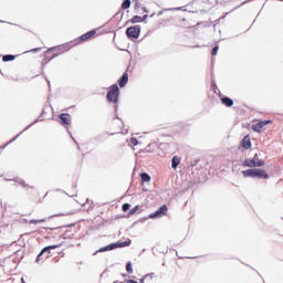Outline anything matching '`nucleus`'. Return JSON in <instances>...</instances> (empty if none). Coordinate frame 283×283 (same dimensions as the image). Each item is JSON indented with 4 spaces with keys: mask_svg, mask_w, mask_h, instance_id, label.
<instances>
[{
    "mask_svg": "<svg viewBox=\"0 0 283 283\" xmlns=\"http://www.w3.org/2000/svg\"><path fill=\"white\" fill-rule=\"evenodd\" d=\"M179 165H180V159L178 158V156H174L171 159V168L177 169Z\"/></svg>",
    "mask_w": 283,
    "mask_h": 283,
    "instance_id": "obj_15",
    "label": "nucleus"
},
{
    "mask_svg": "<svg viewBox=\"0 0 283 283\" xmlns=\"http://www.w3.org/2000/svg\"><path fill=\"white\" fill-rule=\"evenodd\" d=\"M75 44L72 43H65V44H61L59 46H53L51 49L48 50V52H67V50H70V48H74Z\"/></svg>",
    "mask_w": 283,
    "mask_h": 283,
    "instance_id": "obj_7",
    "label": "nucleus"
},
{
    "mask_svg": "<svg viewBox=\"0 0 283 283\" xmlns=\"http://www.w3.org/2000/svg\"><path fill=\"white\" fill-rule=\"evenodd\" d=\"M126 271H127V273H134V268H132V262H128L126 264Z\"/></svg>",
    "mask_w": 283,
    "mask_h": 283,
    "instance_id": "obj_21",
    "label": "nucleus"
},
{
    "mask_svg": "<svg viewBox=\"0 0 283 283\" xmlns=\"http://www.w3.org/2000/svg\"><path fill=\"white\" fill-rule=\"evenodd\" d=\"M242 148L243 149H251V138H249V136H245L242 139Z\"/></svg>",
    "mask_w": 283,
    "mask_h": 283,
    "instance_id": "obj_12",
    "label": "nucleus"
},
{
    "mask_svg": "<svg viewBox=\"0 0 283 283\" xmlns=\"http://www.w3.org/2000/svg\"><path fill=\"white\" fill-rule=\"evenodd\" d=\"M143 19H144V21H145V19H147V15H144Z\"/></svg>",
    "mask_w": 283,
    "mask_h": 283,
    "instance_id": "obj_31",
    "label": "nucleus"
},
{
    "mask_svg": "<svg viewBox=\"0 0 283 283\" xmlns=\"http://www.w3.org/2000/svg\"><path fill=\"white\" fill-rule=\"evenodd\" d=\"M43 222H45V219L31 220V221H30V224H41V223H43Z\"/></svg>",
    "mask_w": 283,
    "mask_h": 283,
    "instance_id": "obj_20",
    "label": "nucleus"
},
{
    "mask_svg": "<svg viewBox=\"0 0 283 283\" xmlns=\"http://www.w3.org/2000/svg\"><path fill=\"white\" fill-rule=\"evenodd\" d=\"M129 203H124L123 206H122V211H129Z\"/></svg>",
    "mask_w": 283,
    "mask_h": 283,
    "instance_id": "obj_23",
    "label": "nucleus"
},
{
    "mask_svg": "<svg viewBox=\"0 0 283 283\" xmlns=\"http://www.w3.org/2000/svg\"><path fill=\"white\" fill-rule=\"evenodd\" d=\"M54 249H59V245H49L41 250V252L38 254L35 262H41V258L43 256V253H46V251H52Z\"/></svg>",
    "mask_w": 283,
    "mask_h": 283,
    "instance_id": "obj_9",
    "label": "nucleus"
},
{
    "mask_svg": "<svg viewBox=\"0 0 283 283\" xmlns=\"http://www.w3.org/2000/svg\"><path fill=\"white\" fill-rule=\"evenodd\" d=\"M242 175L244 178H264L265 180L269 179V174H266V170H262L260 168L242 170Z\"/></svg>",
    "mask_w": 283,
    "mask_h": 283,
    "instance_id": "obj_1",
    "label": "nucleus"
},
{
    "mask_svg": "<svg viewBox=\"0 0 283 283\" xmlns=\"http://www.w3.org/2000/svg\"><path fill=\"white\" fill-rule=\"evenodd\" d=\"M60 120L63 123V125H70V123H72L70 114H65V113L60 115Z\"/></svg>",
    "mask_w": 283,
    "mask_h": 283,
    "instance_id": "obj_11",
    "label": "nucleus"
},
{
    "mask_svg": "<svg viewBox=\"0 0 283 283\" xmlns=\"http://www.w3.org/2000/svg\"><path fill=\"white\" fill-rule=\"evenodd\" d=\"M140 178L143 180V182H149L151 180V176H149V174H147V172L142 174Z\"/></svg>",
    "mask_w": 283,
    "mask_h": 283,
    "instance_id": "obj_16",
    "label": "nucleus"
},
{
    "mask_svg": "<svg viewBox=\"0 0 283 283\" xmlns=\"http://www.w3.org/2000/svg\"><path fill=\"white\" fill-rule=\"evenodd\" d=\"M163 216H167V207L165 205L159 207L155 212L150 213L149 218L154 220L156 218H163Z\"/></svg>",
    "mask_w": 283,
    "mask_h": 283,
    "instance_id": "obj_6",
    "label": "nucleus"
},
{
    "mask_svg": "<svg viewBox=\"0 0 283 283\" xmlns=\"http://www.w3.org/2000/svg\"><path fill=\"white\" fill-rule=\"evenodd\" d=\"M14 55H4V56H2V61L4 62V63H8V61H14Z\"/></svg>",
    "mask_w": 283,
    "mask_h": 283,
    "instance_id": "obj_19",
    "label": "nucleus"
},
{
    "mask_svg": "<svg viewBox=\"0 0 283 283\" xmlns=\"http://www.w3.org/2000/svg\"><path fill=\"white\" fill-rule=\"evenodd\" d=\"M130 143H132V145H134V147H136V145H138V139H136L135 137H133V138L130 139Z\"/></svg>",
    "mask_w": 283,
    "mask_h": 283,
    "instance_id": "obj_24",
    "label": "nucleus"
},
{
    "mask_svg": "<svg viewBox=\"0 0 283 283\" xmlns=\"http://www.w3.org/2000/svg\"><path fill=\"white\" fill-rule=\"evenodd\" d=\"M18 138H19V135L14 137L12 140H10V143H14V140H17Z\"/></svg>",
    "mask_w": 283,
    "mask_h": 283,
    "instance_id": "obj_29",
    "label": "nucleus"
},
{
    "mask_svg": "<svg viewBox=\"0 0 283 283\" xmlns=\"http://www.w3.org/2000/svg\"><path fill=\"white\" fill-rule=\"evenodd\" d=\"M19 185H22V187H28V185H25V181H24V180H20V181H19Z\"/></svg>",
    "mask_w": 283,
    "mask_h": 283,
    "instance_id": "obj_27",
    "label": "nucleus"
},
{
    "mask_svg": "<svg viewBox=\"0 0 283 283\" xmlns=\"http://www.w3.org/2000/svg\"><path fill=\"white\" fill-rule=\"evenodd\" d=\"M143 21H145V19H143V17L139 15H135L132 19V23H143Z\"/></svg>",
    "mask_w": 283,
    "mask_h": 283,
    "instance_id": "obj_17",
    "label": "nucleus"
},
{
    "mask_svg": "<svg viewBox=\"0 0 283 283\" xmlns=\"http://www.w3.org/2000/svg\"><path fill=\"white\" fill-rule=\"evenodd\" d=\"M130 6H132V0H125V1L122 3V9H123V10H127V9H129Z\"/></svg>",
    "mask_w": 283,
    "mask_h": 283,
    "instance_id": "obj_18",
    "label": "nucleus"
},
{
    "mask_svg": "<svg viewBox=\"0 0 283 283\" xmlns=\"http://www.w3.org/2000/svg\"><path fill=\"white\" fill-rule=\"evenodd\" d=\"M31 52H41V48H35V49L31 50Z\"/></svg>",
    "mask_w": 283,
    "mask_h": 283,
    "instance_id": "obj_28",
    "label": "nucleus"
},
{
    "mask_svg": "<svg viewBox=\"0 0 283 283\" xmlns=\"http://www.w3.org/2000/svg\"><path fill=\"white\" fill-rule=\"evenodd\" d=\"M243 167H264V160L260 159L258 155H254L252 159H245Z\"/></svg>",
    "mask_w": 283,
    "mask_h": 283,
    "instance_id": "obj_4",
    "label": "nucleus"
},
{
    "mask_svg": "<svg viewBox=\"0 0 283 283\" xmlns=\"http://www.w3.org/2000/svg\"><path fill=\"white\" fill-rule=\"evenodd\" d=\"M145 277H149V274H146ZM145 277L139 279V283H145Z\"/></svg>",
    "mask_w": 283,
    "mask_h": 283,
    "instance_id": "obj_26",
    "label": "nucleus"
},
{
    "mask_svg": "<svg viewBox=\"0 0 283 283\" xmlns=\"http://www.w3.org/2000/svg\"><path fill=\"white\" fill-rule=\"evenodd\" d=\"M221 102L223 105H226V107H233V99L229 97L221 98Z\"/></svg>",
    "mask_w": 283,
    "mask_h": 283,
    "instance_id": "obj_14",
    "label": "nucleus"
},
{
    "mask_svg": "<svg viewBox=\"0 0 283 283\" xmlns=\"http://www.w3.org/2000/svg\"><path fill=\"white\" fill-rule=\"evenodd\" d=\"M243 3H249V1H245V2H243Z\"/></svg>",
    "mask_w": 283,
    "mask_h": 283,
    "instance_id": "obj_33",
    "label": "nucleus"
},
{
    "mask_svg": "<svg viewBox=\"0 0 283 283\" xmlns=\"http://www.w3.org/2000/svg\"><path fill=\"white\" fill-rule=\"evenodd\" d=\"M130 244H132V241L111 243V244L97 250L94 253V255H96V253H105V251H114V249H123V247H129Z\"/></svg>",
    "mask_w": 283,
    "mask_h": 283,
    "instance_id": "obj_2",
    "label": "nucleus"
},
{
    "mask_svg": "<svg viewBox=\"0 0 283 283\" xmlns=\"http://www.w3.org/2000/svg\"><path fill=\"white\" fill-rule=\"evenodd\" d=\"M270 123H271V120L259 122V123L252 125V129H253V132H258L260 134V132H262V129H264V127H266V125H269Z\"/></svg>",
    "mask_w": 283,
    "mask_h": 283,
    "instance_id": "obj_8",
    "label": "nucleus"
},
{
    "mask_svg": "<svg viewBox=\"0 0 283 283\" xmlns=\"http://www.w3.org/2000/svg\"><path fill=\"white\" fill-rule=\"evenodd\" d=\"M94 34H96V31L95 30H92L85 34H83L81 38H80V41H87L88 39H92V36H94Z\"/></svg>",
    "mask_w": 283,
    "mask_h": 283,
    "instance_id": "obj_13",
    "label": "nucleus"
},
{
    "mask_svg": "<svg viewBox=\"0 0 283 283\" xmlns=\"http://www.w3.org/2000/svg\"><path fill=\"white\" fill-rule=\"evenodd\" d=\"M138 209H139V206H135L133 209H130L129 214L134 216V213H136V211H138Z\"/></svg>",
    "mask_w": 283,
    "mask_h": 283,
    "instance_id": "obj_22",
    "label": "nucleus"
},
{
    "mask_svg": "<svg viewBox=\"0 0 283 283\" xmlns=\"http://www.w3.org/2000/svg\"><path fill=\"white\" fill-rule=\"evenodd\" d=\"M128 81H129V75L127 73H124L118 81L119 87H125V85H127Z\"/></svg>",
    "mask_w": 283,
    "mask_h": 283,
    "instance_id": "obj_10",
    "label": "nucleus"
},
{
    "mask_svg": "<svg viewBox=\"0 0 283 283\" xmlns=\"http://www.w3.org/2000/svg\"><path fill=\"white\" fill-rule=\"evenodd\" d=\"M218 50H219L218 45L212 49V56H216V54H218Z\"/></svg>",
    "mask_w": 283,
    "mask_h": 283,
    "instance_id": "obj_25",
    "label": "nucleus"
},
{
    "mask_svg": "<svg viewBox=\"0 0 283 283\" xmlns=\"http://www.w3.org/2000/svg\"><path fill=\"white\" fill-rule=\"evenodd\" d=\"M120 95V90L118 85L114 84L109 87L106 98L108 103H118V96Z\"/></svg>",
    "mask_w": 283,
    "mask_h": 283,
    "instance_id": "obj_3",
    "label": "nucleus"
},
{
    "mask_svg": "<svg viewBox=\"0 0 283 283\" xmlns=\"http://www.w3.org/2000/svg\"><path fill=\"white\" fill-rule=\"evenodd\" d=\"M21 282H22V283H25V280L22 277V279H21Z\"/></svg>",
    "mask_w": 283,
    "mask_h": 283,
    "instance_id": "obj_30",
    "label": "nucleus"
},
{
    "mask_svg": "<svg viewBox=\"0 0 283 283\" xmlns=\"http://www.w3.org/2000/svg\"><path fill=\"white\" fill-rule=\"evenodd\" d=\"M126 34L128 39H138L140 36V25L128 28Z\"/></svg>",
    "mask_w": 283,
    "mask_h": 283,
    "instance_id": "obj_5",
    "label": "nucleus"
},
{
    "mask_svg": "<svg viewBox=\"0 0 283 283\" xmlns=\"http://www.w3.org/2000/svg\"><path fill=\"white\" fill-rule=\"evenodd\" d=\"M243 3H249V1H245V2H243Z\"/></svg>",
    "mask_w": 283,
    "mask_h": 283,
    "instance_id": "obj_32",
    "label": "nucleus"
},
{
    "mask_svg": "<svg viewBox=\"0 0 283 283\" xmlns=\"http://www.w3.org/2000/svg\"><path fill=\"white\" fill-rule=\"evenodd\" d=\"M29 127H30V126H27V128H25V129H29Z\"/></svg>",
    "mask_w": 283,
    "mask_h": 283,
    "instance_id": "obj_34",
    "label": "nucleus"
}]
</instances>
